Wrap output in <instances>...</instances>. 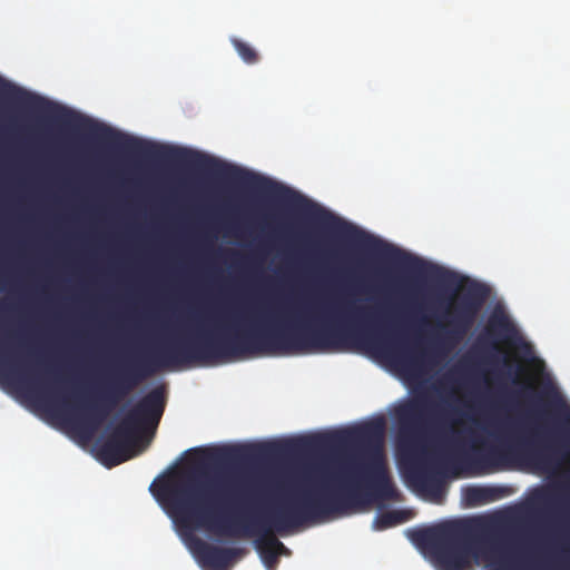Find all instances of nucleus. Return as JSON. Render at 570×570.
<instances>
[{
  "mask_svg": "<svg viewBox=\"0 0 570 570\" xmlns=\"http://www.w3.org/2000/svg\"><path fill=\"white\" fill-rule=\"evenodd\" d=\"M383 438L384 422L375 420L288 443L198 448L190 466L150 491L184 525L257 537L262 561L274 570L276 549H285L274 532L397 499Z\"/></svg>",
  "mask_w": 570,
  "mask_h": 570,
  "instance_id": "f257e3e1",
  "label": "nucleus"
},
{
  "mask_svg": "<svg viewBox=\"0 0 570 570\" xmlns=\"http://www.w3.org/2000/svg\"><path fill=\"white\" fill-rule=\"evenodd\" d=\"M238 358H0V389L90 438L110 411L161 372Z\"/></svg>",
  "mask_w": 570,
  "mask_h": 570,
  "instance_id": "f03ea898",
  "label": "nucleus"
},
{
  "mask_svg": "<svg viewBox=\"0 0 570 570\" xmlns=\"http://www.w3.org/2000/svg\"><path fill=\"white\" fill-rule=\"evenodd\" d=\"M488 288L476 282L452 299L442 317L428 324L421 318L413 328L411 338L432 354L419 356H451L472 328L476 316L487 299ZM371 356H379L372 354ZM452 356H538L534 345L527 340L511 316L502 308H494L471 343L465 354Z\"/></svg>",
  "mask_w": 570,
  "mask_h": 570,
  "instance_id": "7ed1b4c3",
  "label": "nucleus"
},
{
  "mask_svg": "<svg viewBox=\"0 0 570 570\" xmlns=\"http://www.w3.org/2000/svg\"><path fill=\"white\" fill-rule=\"evenodd\" d=\"M551 406L558 419V424L552 429L541 420L525 422L512 432L504 448L480 451L473 446L471 451L452 456V473L484 475L509 464L540 471L560 466L570 456V405L554 393ZM478 440L473 439V445Z\"/></svg>",
  "mask_w": 570,
  "mask_h": 570,
  "instance_id": "20e7f679",
  "label": "nucleus"
},
{
  "mask_svg": "<svg viewBox=\"0 0 570 570\" xmlns=\"http://www.w3.org/2000/svg\"><path fill=\"white\" fill-rule=\"evenodd\" d=\"M102 129L105 132L104 136L106 138H115V136L116 138L118 136L122 138V141L117 142L124 150V154L129 156L148 160L164 161L193 169L227 180L234 185L258 194L274 196L279 200L292 204L296 207H301V209H304V206L301 205L315 207L314 204H311L306 198L302 197L287 187H284L261 175L220 161L208 155L186 148L159 145L124 135L117 130H109L106 128Z\"/></svg>",
  "mask_w": 570,
  "mask_h": 570,
  "instance_id": "39448f33",
  "label": "nucleus"
},
{
  "mask_svg": "<svg viewBox=\"0 0 570 570\" xmlns=\"http://www.w3.org/2000/svg\"><path fill=\"white\" fill-rule=\"evenodd\" d=\"M392 375L399 379L412 393L417 394L414 399L401 404L395 410V417L400 426V438L403 445L410 452L419 450L424 436V407L425 402L422 394L426 390L443 396L452 393L456 380L451 372L435 377L441 361L453 358H372ZM465 361H522L539 363L543 358H464Z\"/></svg>",
  "mask_w": 570,
  "mask_h": 570,
  "instance_id": "423d86ee",
  "label": "nucleus"
},
{
  "mask_svg": "<svg viewBox=\"0 0 570 570\" xmlns=\"http://www.w3.org/2000/svg\"><path fill=\"white\" fill-rule=\"evenodd\" d=\"M466 527L460 521H448L419 529L412 533V541L432 554L443 570H466L471 559L488 562L493 570H502L503 564L495 562L497 547L489 539L471 542L465 538Z\"/></svg>",
  "mask_w": 570,
  "mask_h": 570,
  "instance_id": "0eeeda50",
  "label": "nucleus"
},
{
  "mask_svg": "<svg viewBox=\"0 0 570 570\" xmlns=\"http://www.w3.org/2000/svg\"><path fill=\"white\" fill-rule=\"evenodd\" d=\"M168 399V384L161 382L139 399L112 429L107 439L96 444L97 456L107 466H116L130 456L142 431L159 424Z\"/></svg>",
  "mask_w": 570,
  "mask_h": 570,
  "instance_id": "6e6552de",
  "label": "nucleus"
},
{
  "mask_svg": "<svg viewBox=\"0 0 570 570\" xmlns=\"http://www.w3.org/2000/svg\"><path fill=\"white\" fill-rule=\"evenodd\" d=\"M309 215L316 222L336 232L346 240L366 248L386 261L401 265L419 276H430L434 281L443 284H451L455 278L453 273L435 265L426 264L424 261L411 256L392 245L380 242L353 225L340 220L326 210L317 207L315 212L309 213Z\"/></svg>",
  "mask_w": 570,
  "mask_h": 570,
  "instance_id": "1a4fd4ad",
  "label": "nucleus"
},
{
  "mask_svg": "<svg viewBox=\"0 0 570 570\" xmlns=\"http://www.w3.org/2000/svg\"><path fill=\"white\" fill-rule=\"evenodd\" d=\"M0 95L18 105L28 107L39 112H43L51 119L60 122L61 125L68 126L77 131H82L92 139L124 153V150L117 142L122 141V138H120L119 136L117 138H106L104 136L105 132L102 128L114 130L112 128L104 124L96 122L89 118L81 117L67 108L60 107L38 96L31 95L28 91L22 90L11 85L10 82L3 80L1 77Z\"/></svg>",
  "mask_w": 570,
  "mask_h": 570,
  "instance_id": "9d476101",
  "label": "nucleus"
},
{
  "mask_svg": "<svg viewBox=\"0 0 570 570\" xmlns=\"http://www.w3.org/2000/svg\"><path fill=\"white\" fill-rule=\"evenodd\" d=\"M240 552L236 548H222L202 540L197 541L195 546V553L199 562L210 570H226Z\"/></svg>",
  "mask_w": 570,
  "mask_h": 570,
  "instance_id": "9b49d317",
  "label": "nucleus"
},
{
  "mask_svg": "<svg viewBox=\"0 0 570 570\" xmlns=\"http://www.w3.org/2000/svg\"><path fill=\"white\" fill-rule=\"evenodd\" d=\"M406 478L413 485L433 497H439L441 494V481L424 469H412L407 473Z\"/></svg>",
  "mask_w": 570,
  "mask_h": 570,
  "instance_id": "f8f14e48",
  "label": "nucleus"
},
{
  "mask_svg": "<svg viewBox=\"0 0 570 570\" xmlns=\"http://www.w3.org/2000/svg\"><path fill=\"white\" fill-rule=\"evenodd\" d=\"M492 488L471 487L465 492V499L471 505H479L495 499Z\"/></svg>",
  "mask_w": 570,
  "mask_h": 570,
  "instance_id": "ddd939ff",
  "label": "nucleus"
},
{
  "mask_svg": "<svg viewBox=\"0 0 570 570\" xmlns=\"http://www.w3.org/2000/svg\"><path fill=\"white\" fill-rule=\"evenodd\" d=\"M230 42L238 53V56L242 58V60L247 65H255L259 60V55L253 48L249 43L238 39V38H232Z\"/></svg>",
  "mask_w": 570,
  "mask_h": 570,
  "instance_id": "4468645a",
  "label": "nucleus"
},
{
  "mask_svg": "<svg viewBox=\"0 0 570 570\" xmlns=\"http://www.w3.org/2000/svg\"><path fill=\"white\" fill-rule=\"evenodd\" d=\"M247 336L257 340L282 338L284 333L274 328L253 327L247 331Z\"/></svg>",
  "mask_w": 570,
  "mask_h": 570,
  "instance_id": "2eb2a0df",
  "label": "nucleus"
},
{
  "mask_svg": "<svg viewBox=\"0 0 570 570\" xmlns=\"http://www.w3.org/2000/svg\"><path fill=\"white\" fill-rule=\"evenodd\" d=\"M403 520L404 519L401 517V512L399 511L386 512L382 514L379 519L380 528H390L403 522Z\"/></svg>",
  "mask_w": 570,
  "mask_h": 570,
  "instance_id": "dca6fc26",
  "label": "nucleus"
},
{
  "mask_svg": "<svg viewBox=\"0 0 570 570\" xmlns=\"http://www.w3.org/2000/svg\"><path fill=\"white\" fill-rule=\"evenodd\" d=\"M538 498L544 505H552L557 501L556 495L548 491H540Z\"/></svg>",
  "mask_w": 570,
  "mask_h": 570,
  "instance_id": "f3484780",
  "label": "nucleus"
},
{
  "mask_svg": "<svg viewBox=\"0 0 570 570\" xmlns=\"http://www.w3.org/2000/svg\"><path fill=\"white\" fill-rule=\"evenodd\" d=\"M449 443L455 448L459 449L462 445V439L460 438L459 433H453L451 438L449 439Z\"/></svg>",
  "mask_w": 570,
  "mask_h": 570,
  "instance_id": "a211bd4d",
  "label": "nucleus"
},
{
  "mask_svg": "<svg viewBox=\"0 0 570 570\" xmlns=\"http://www.w3.org/2000/svg\"><path fill=\"white\" fill-rule=\"evenodd\" d=\"M276 550H277L278 557L282 554L288 556L291 553V551L286 547H285V549L277 548Z\"/></svg>",
  "mask_w": 570,
  "mask_h": 570,
  "instance_id": "6ab92c4d",
  "label": "nucleus"
},
{
  "mask_svg": "<svg viewBox=\"0 0 570 570\" xmlns=\"http://www.w3.org/2000/svg\"><path fill=\"white\" fill-rule=\"evenodd\" d=\"M308 334H311V336H313V337H317L321 334V332L320 331H308Z\"/></svg>",
  "mask_w": 570,
  "mask_h": 570,
  "instance_id": "aec40b11",
  "label": "nucleus"
},
{
  "mask_svg": "<svg viewBox=\"0 0 570 570\" xmlns=\"http://www.w3.org/2000/svg\"><path fill=\"white\" fill-rule=\"evenodd\" d=\"M6 309H8V308H7V306H6V304L0 303V312H3V311H6Z\"/></svg>",
  "mask_w": 570,
  "mask_h": 570,
  "instance_id": "412c9836",
  "label": "nucleus"
},
{
  "mask_svg": "<svg viewBox=\"0 0 570 570\" xmlns=\"http://www.w3.org/2000/svg\"><path fill=\"white\" fill-rule=\"evenodd\" d=\"M27 356L31 357V356H41V355L40 354H28Z\"/></svg>",
  "mask_w": 570,
  "mask_h": 570,
  "instance_id": "4be33fe9",
  "label": "nucleus"
}]
</instances>
